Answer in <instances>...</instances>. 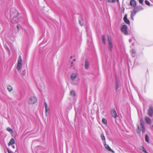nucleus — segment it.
<instances>
[{
    "label": "nucleus",
    "instance_id": "obj_1",
    "mask_svg": "<svg viewBox=\"0 0 153 153\" xmlns=\"http://www.w3.org/2000/svg\"><path fill=\"white\" fill-rule=\"evenodd\" d=\"M11 16L14 17L11 21V22L13 24L17 23L21 20V18H17L15 16L17 15L18 13L14 8H12L10 10Z\"/></svg>",
    "mask_w": 153,
    "mask_h": 153
},
{
    "label": "nucleus",
    "instance_id": "obj_2",
    "mask_svg": "<svg viewBox=\"0 0 153 153\" xmlns=\"http://www.w3.org/2000/svg\"><path fill=\"white\" fill-rule=\"evenodd\" d=\"M37 100V99L34 95L30 96L28 100V102L30 104H33L35 103Z\"/></svg>",
    "mask_w": 153,
    "mask_h": 153
},
{
    "label": "nucleus",
    "instance_id": "obj_3",
    "mask_svg": "<svg viewBox=\"0 0 153 153\" xmlns=\"http://www.w3.org/2000/svg\"><path fill=\"white\" fill-rule=\"evenodd\" d=\"M22 64V57L20 56L18 59V63L17 66L16 68L18 71H19L21 69Z\"/></svg>",
    "mask_w": 153,
    "mask_h": 153
},
{
    "label": "nucleus",
    "instance_id": "obj_4",
    "mask_svg": "<svg viewBox=\"0 0 153 153\" xmlns=\"http://www.w3.org/2000/svg\"><path fill=\"white\" fill-rule=\"evenodd\" d=\"M108 48L110 51H112L113 49V45L109 37H108Z\"/></svg>",
    "mask_w": 153,
    "mask_h": 153
},
{
    "label": "nucleus",
    "instance_id": "obj_5",
    "mask_svg": "<svg viewBox=\"0 0 153 153\" xmlns=\"http://www.w3.org/2000/svg\"><path fill=\"white\" fill-rule=\"evenodd\" d=\"M127 26L126 25H124L122 26L121 28L122 31L126 35L128 34V32L127 30Z\"/></svg>",
    "mask_w": 153,
    "mask_h": 153
},
{
    "label": "nucleus",
    "instance_id": "obj_6",
    "mask_svg": "<svg viewBox=\"0 0 153 153\" xmlns=\"http://www.w3.org/2000/svg\"><path fill=\"white\" fill-rule=\"evenodd\" d=\"M153 114V107H151L148 111V115L150 117H152Z\"/></svg>",
    "mask_w": 153,
    "mask_h": 153
},
{
    "label": "nucleus",
    "instance_id": "obj_7",
    "mask_svg": "<svg viewBox=\"0 0 153 153\" xmlns=\"http://www.w3.org/2000/svg\"><path fill=\"white\" fill-rule=\"evenodd\" d=\"M45 115L46 116H47L48 114V111H49V109L48 108V107L47 104L46 102H45Z\"/></svg>",
    "mask_w": 153,
    "mask_h": 153
},
{
    "label": "nucleus",
    "instance_id": "obj_8",
    "mask_svg": "<svg viewBox=\"0 0 153 153\" xmlns=\"http://www.w3.org/2000/svg\"><path fill=\"white\" fill-rule=\"evenodd\" d=\"M104 144L105 146V148L107 150H108L109 151H111L113 153H114V151L111 149L110 147L108 145L106 144V143H104Z\"/></svg>",
    "mask_w": 153,
    "mask_h": 153
},
{
    "label": "nucleus",
    "instance_id": "obj_9",
    "mask_svg": "<svg viewBox=\"0 0 153 153\" xmlns=\"http://www.w3.org/2000/svg\"><path fill=\"white\" fill-rule=\"evenodd\" d=\"M131 6L133 7H135L136 5V3L134 0H131L130 1Z\"/></svg>",
    "mask_w": 153,
    "mask_h": 153
},
{
    "label": "nucleus",
    "instance_id": "obj_10",
    "mask_svg": "<svg viewBox=\"0 0 153 153\" xmlns=\"http://www.w3.org/2000/svg\"><path fill=\"white\" fill-rule=\"evenodd\" d=\"M123 20L126 23L128 24H130V22L129 20L127 19L126 15H125L124 16L123 18Z\"/></svg>",
    "mask_w": 153,
    "mask_h": 153
},
{
    "label": "nucleus",
    "instance_id": "obj_11",
    "mask_svg": "<svg viewBox=\"0 0 153 153\" xmlns=\"http://www.w3.org/2000/svg\"><path fill=\"white\" fill-rule=\"evenodd\" d=\"M145 120L146 122L147 123L150 124L151 123V119L148 117H145Z\"/></svg>",
    "mask_w": 153,
    "mask_h": 153
},
{
    "label": "nucleus",
    "instance_id": "obj_12",
    "mask_svg": "<svg viewBox=\"0 0 153 153\" xmlns=\"http://www.w3.org/2000/svg\"><path fill=\"white\" fill-rule=\"evenodd\" d=\"M112 115L113 117L115 118L117 117L116 111L115 110H114L112 111Z\"/></svg>",
    "mask_w": 153,
    "mask_h": 153
},
{
    "label": "nucleus",
    "instance_id": "obj_13",
    "mask_svg": "<svg viewBox=\"0 0 153 153\" xmlns=\"http://www.w3.org/2000/svg\"><path fill=\"white\" fill-rule=\"evenodd\" d=\"M77 76V74L76 73H73L71 74V78L72 80H74L76 78Z\"/></svg>",
    "mask_w": 153,
    "mask_h": 153
},
{
    "label": "nucleus",
    "instance_id": "obj_14",
    "mask_svg": "<svg viewBox=\"0 0 153 153\" xmlns=\"http://www.w3.org/2000/svg\"><path fill=\"white\" fill-rule=\"evenodd\" d=\"M106 1L110 3H114L117 1L118 3H119V0H106Z\"/></svg>",
    "mask_w": 153,
    "mask_h": 153
},
{
    "label": "nucleus",
    "instance_id": "obj_15",
    "mask_svg": "<svg viewBox=\"0 0 153 153\" xmlns=\"http://www.w3.org/2000/svg\"><path fill=\"white\" fill-rule=\"evenodd\" d=\"M140 149L143 152L145 153H148L146 150L145 149L144 147L143 146H141L140 147Z\"/></svg>",
    "mask_w": 153,
    "mask_h": 153
},
{
    "label": "nucleus",
    "instance_id": "obj_16",
    "mask_svg": "<svg viewBox=\"0 0 153 153\" xmlns=\"http://www.w3.org/2000/svg\"><path fill=\"white\" fill-rule=\"evenodd\" d=\"M101 139L103 140V143H106L105 140V137L104 136L103 134H102L101 135Z\"/></svg>",
    "mask_w": 153,
    "mask_h": 153
},
{
    "label": "nucleus",
    "instance_id": "obj_17",
    "mask_svg": "<svg viewBox=\"0 0 153 153\" xmlns=\"http://www.w3.org/2000/svg\"><path fill=\"white\" fill-rule=\"evenodd\" d=\"M15 143V140L13 138H12L10 140L9 143V146L12 145Z\"/></svg>",
    "mask_w": 153,
    "mask_h": 153
},
{
    "label": "nucleus",
    "instance_id": "obj_18",
    "mask_svg": "<svg viewBox=\"0 0 153 153\" xmlns=\"http://www.w3.org/2000/svg\"><path fill=\"white\" fill-rule=\"evenodd\" d=\"M131 55H132V56L133 57H135V53H136L134 49H132L131 51Z\"/></svg>",
    "mask_w": 153,
    "mask_h": 153
},
{
    "label": "nucleus",
    "instance_id": "obj_19",
    "mask_svg": "<svg viewBox=\"0 0 153 153\" xmlns=\"http://www.w3.org/2000/svg\"><path fill=\"white\" fill-rule=\"evenodd\" d=\"M89 64L87 61H85V68L86 69H87L89 67Z\"/></svg>",
    "mask_w": 153,
    "mask_h": 153
},
{
    "label": "nucleus",
    "instance_id": "obj_20",
    "mask_svg": "<svg viewBox=\"0 0 153 153\" xmlns=\"http://www.w3.org/2000/svg\"><path fill=\"white\" fill-rule=\"evenodd\" d=\"M7 130L9 132H10L11 133H13L12 129L10 127H8L7 128Z\"/></svg>",
    "mask_w": 153,
    "mask_h": 153
},
{
    "label": "nucleus",
    "instance_id": "obj_21",
    "mask_svg": "<svg viewBox=\"0 0 153 153\" xmlns=\"http://www.w3.org/2000/svg\"><path fill=\"white\" fill-rule=\"evenodd\" d=\"M7 89L9 92H10L12 90V88L11 86L8 85L7 86Z\"/></svg>",
    "mask_w": 153,
    "mask_h": 153
},
{
    "label": "nucleus",
    "instance_id": "obj_22",
    "mask_svg": "<svg viewBox=\"0 0 153 153\" xmlns=\"http://www.w3.org/2000/svg\"><path fill=\"white\" fill-rule=\"evenodd\" d=\"M145 140L146 142L148 143L149 142V137L147 135H146L145 136Z\"/></svg>",
    "mask_w": 153,
    "mask_h": 153
},
{
    "label": "nucleus",
    "instance_id": "obj_23",
    "mask_svg": "<svg viewBox=\"0 0 153 153\" xmlns=\"http://www.w3.org/2000/svg\"><path fill=\"white\" fill-rule=\"evenodd\" d=\"M72 97H74L75 96V93L74 91H71L70 93Z\"/></svg>",
    "mask_w": 153,
    "mask_h": 153
},
{
    "label": "nucleus",
    "instance_id": "obj_24",
    "mask_svg": "<svg viewBox=\"0 0 153 153\" xmlns=\"http://www.w3.org/2000/svg\"><path fill=\"white\" fill-rule=\"evenodd\" d=\"M115 85H116V90H117L119 88V86H118V82L117 80H116V81Z\"/></svg>",
    "mask_w": 153,
    "mask_h": 153
},
{
    "label": "nucleus",
    "instance_id": "obj_25",
    "mask_svg": "<svg viewBox=\"0 0 153 153\" xmlns=\"http://www.w3.org/2000/svg\"><path fill=\"white\" fill-rule=\"evenodd\" d=\"M145 3L147 5L149 6H150L151 5L150 3L148 0H146L145 1Z\"/></svg>",
    "mask_w": 153,
    "mask_h": 153
},
{
    "label": "nucleus",
    "instance_id": "obj_26",
    "mask_svg": "<svg viewBox=\"0 0 153 153\" xmlns=\"http://www.w3.org/2000/svg\"><path fill=\"white\" fill-rule=\"evenodd\" d=\"M102 122L104 124H106L107 123L106 120L105 118H103L102 120Z\"/></svg>",
    "mask_w": 153,
    "mask_h": 153
},
{
    "label": "nucleus",
    "instance_id": "obj_27",
    "mask_svg": "<svg viewBox=\"0 0 153 153\" xmlns=\"http://www.w3.org/2000/svg\"><path fill=\"white\" fill-rule=\"evenodd\" d=\"M102 42L104 44H105V40L104 36V35H102Z\"/></svg>",
    "mask_w": 153,
    "mask_h": 153
},
{
    "label": "nucleus",
    "instance_id": "obj_28",
    "mask_svg": "<svg viewBox=\"0 0 153 153\" xmlns=\"http://www.w3.org/2000/svg\"><path fill=\"white\" fill-rule=\"evenodd\" d=\"M133 10L135 13H137L139 11H138V9L137 8V7L134 8L133 9Z\"/></svg>",
    "mask_w": 153,
    "mask_h": 153
},
{
    "label": "nucleus",
    "instance_id": "obj_29",
    "mask_svg": "<svg viewBox=\"0 0 153 153\" xmlns=\"http://www.w3.org/2000/svg\"><path fill=\"white\" fill-rule=\"evenodd\" d=\"M141 124L142 126V127L143 129H145V125L144 123H143L141 121Z\"/></svg>",
    "mask_w": 153,
    "mask_h": 153
},
{
    "label": "nucleus",
    "instance_id": "obj_30",
    "mask_svg": "<svg viewBox=\"0 0 153 153\" xmlns=\"http://www.w3.org/2000/svg\"><path fill=\"white\" fill-rule=\"evenodd\" d=\"M137 7L138 10L139 11L143 10V8L142 7Z\"/></svg>",
    "mask_w": 153,
    "mask_h": 153
},
{
    "label": "nucleus",
    "instance_id": "obj_31",
    "mask_svg": "<svg viewBox=\"0 0 153 153\" xmlns=\"http://www.w3.org/2000/svg\"><path fill=\"white\" fill-rule=\"evenodd\" d=\"M136 14L135 13L134 11L133 10L132 11H131V16H134Z\"/></svg>",
    "mask_w": 153,
    "mask_h": 153
},
{
    "label": "nucleus",
    "instance_id": "obj_32",
    "mask_svg": "<svg viewBox=\"0 0 153 153\" xmlns=\"http://www.w3.org/2000/svg\"><path fill=\"white\" fill-rule=\"evenodd\" d=\"M141 131V130L140 127L139 126H138V128L137 130V132L138 133H139Z\"/></svg>",
    "mask_w": 153,
    "mask_h": 153
},
{
    "label": "nucleus",
    "instance_id": "obj_33",
    "mask_svg": "<svg viewBox=\"0 0 153 153\" xmlns=\"http://www.w3.org/2000/svg\"><path fill=\"white\" fill-rule=\"evenodd\" d=\"M144 0H139V2L141 4H142L143 3V2Z\"/></svg>",
    "mask_w": 153,
    "mask_h": 153
},
{
    "label": "nucleus",
    "instance_id": "obj_34",
    "mask_svg": "<svg viewBox=\"0 0 153 153\" xmlns=\"http://www.w3.org/2000/svg\"><path fill=\"white\" fill-rule=\"evenodd\" d=\"M71 66H70V67L72 68L74 66V64L73 63V62H71Z\"/></svg>",
    "mask_w": 153,
    "mask_h": 153
},
{
    "label": "nucleus",
    "instance_id": "obj_35",
    "mask_svg": "<svg viewBox=\"0 0 153 153\" xmlns=\"http://www.w3.org/2000/svg\"><path fill=\"white\" fill-rule=\"evenodd\" d=\"M7 152L8 153H13V152L10 150L7 149Z\"/></svg>",
    "mask_w": 153,
    "mask_h": 153
},
{
    "label": "nucleus",
    "instance_id": "obj_36",
    "mask_svg": "<svg viewBox=\"0 0 153 153\" xmlns=\"http://www.w3.org/2000/svg\"><path fill=\"white\" fill-rule=\"evenodd\" d=\"M134 16L131 15V18L132 20H134Z\"/></svg>",
    "mask_w": 153,
    "mask_h": 153
},
{
    "label": "nucleus",
    "instance_id": "obj_37",
    "mask_svg": "<svg viewBox=\"0 0 153 153\" xmlns=\"http://www.w3.org/2000/svg\"><path fill=\"white\" fill-rule=\"evenodd\" d=\"M142 132L143 133H144L145 132V128L142 129Z\"/></svg>",
    "mask_w": 153,
    "mask_h": 153
},
{
    "label": "nucleus",
    "instance_id": "obj_38",
    "mask_svg": "<svg viewBox=\"0 0 153 153\" xmlns=\"http://www.w3.org/2000/svg\"><path fill=\"white\" fill-rule=\"evenodd\" d=\"M132 41V39H129V42H131Z\"/></svg>",
    "mask_w": 153,
    "mask_h": 153
},
{
    "label": "nucleus",
    "instance_id": "obj_39",
    "mask_svg": "<svg viewBox=\"0 0 153 153\" xmlns=\"http://www.w3.org/2000/svg\"><path fill=\"white\" fill-rule=\"evenodd\" d=\"M11 146L13 148H14V149L15 148V146L13 144L12 145H11Z\"/></svg>",
    "mask_w": 153,
    "mask_h": 153
},
{
    "label": "nucleus",
    "instance_id": "obj_40",
    "mask_svg": "<svg viewBox=\"0 0 153 153\" xmlns=\"http://www.w3.org/2000/svg\"><path fill=\"white\" fill-rule=\"evenodd\" d=\"M79 22L80 24L82 26L83 25V24L82 25V24H81V22H80V20H79Z\"/></svg>",
    "mask_w": 153,
    "mask_h": 153
},
{
    "label": "nucleus",
    "instance_id": "obj_41",
    "mask_svg": "<svg viewBox=\"0 0 153 153\" xmlns=\"http://www.w3.org/2000/svg\"><path fill=\"white\" fill-rule=\"evenodd\" d=\"M17 29H18V30H19V27H18V26H17Z\"/></svg>",
    "mask_w": 153,
    "mask_h": 153
},
{
    "label": "nucleus",
    "instance_id": "obj_42",
    "mask_svg": "<svg viewBox=\"0 0 153 153\" xmlns=\"http://www.w3.org/2000/svg\"><path fill=\"white\" fill-rule=\"evenodd\" d=\"M72 58V56H71V57H70V58L71 59Z\"/></svg>",
    "mask_w": 153,
    "mask_h": 153
},
{
    "label": "nucleus",
    "instance_id": "obj_43",
    "mask_svg": "<svg viewBox=\"0 0 153 153\" xmlns=\"http://www.w3.org/2000/svg\"><path fill=\"white\" fill-rule=\"evenodd\" d=\"M74 61H75V59H74Z\"/></svg>",
    "mask_w": 153,
    "mask_h": 153
},
{
    "label": "nucleus",
    "instance_id": "obj_44",
    "mask_svg": "<svg viewBox=\"0 0 153 153\" xmlns=\"http://www.w3.org/2000/svg\"><path fill=\"white\" fill-rule=\"evenodd\" d=\"M152 128H153V125H152Z\"/></svg>",
    "mask_w": 153,
    "mask_h": 153
}]
</instances>
